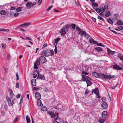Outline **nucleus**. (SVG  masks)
<instances>
[{"mask_svg": "<svg viewBox=\"0 0 123 123\" xmlns=\"http://www.w3.org/2000/svg\"><path fill=\"white\" fill-rule=\"evenodd\" d=\"M41 55H42L45 56L46 57H48L51 55L53 56L54 55V51L53 50H46L43 51Z\"/></svg>", "mask_w": 123, "mask_h": 123, "instance_id": "1", "label": "nucleus"}, {"mask_svg": "<svg viewBox=\"0 0 123 123\" xmlns=\"http://www.w3.org/2000/svg\"><path fill=\"white\" fill-rule=\"evenodd\" d=\"M104 74L100 73L98 74L95 72L92 73V74L94 77L97 78H100L103 79H104Z\"/></svg>", "mask_w": 123, "mask_h": 123, "instance_id": "2", "label": "nucleus"}, {"mask_svg": "<svg viewBox=\"0 0 123 123\" xmlns=\"http://www.w3.org/2000/svg\"><path fill=\"white\" fill-rule=\"evenodd\" d=\"M49 114L50 115L51 118L53 117L54 120H56L58 117V113H54L53 112L51 111L49 112Z\"/></svg>", "mask_w": 123, "mask_h": 123, "instance_id": "3", "label": "nucleus"}, {"mask_svg": "<svg viewBox=\"0 0 123 123\" xmlns=\"http://www.w3.org/2000/svg\"><path fill=\"white\" fill-rule=\"evenodd\" d=\"M108 4H106L104 6V7H102L101 8V12L103 13L104 12H106L108 9Z\"/></svg>", "mask_w": 123, "mask_h": 123, "instance_id": "4", "label": "nucleus"}, {"mask_svg": "<svg viewBox=\"0 0 123 123\" xmlns=\"http://www.w3.org/2000/svg\"><path fill=\"white\" fill-rule=\"evenodd\" d=\"M42 56L40 57L39 59V60L41 63L43 64L46 62L47 60L44 56Z\"/></svg>", "mask_w": 123, "mask_h": 123, "instance_id": "5", "label": "nucleus"}, {"mask_svg": "<svg viewBox=\"0 0 123 123\" xmlns=\"http://www.w3.org/2000/svg\"><path fill=\"white\" fill-rule=\"evenodd\" d=\"M115 75H109L104 74V79H109L110 80L111 79L114 78H115Z\"/></svg>", "mask_w": 123, "mask_h": 123, "instance_id": "6", "label": "nucleus"}, {"mask_svg": "<svg viewBox=\"0 0 123 123\" xmlns=\"http://www.w3.org/2000/svg\"><path fill=\"white\" fill-rule=\"evenodd\" d=\"M81 76L82 77V78L83 79L82 80L84 81H86L87 80H91L90 78L87 76L82 75Z\"/></svg>", "mask_w": 123, "mask_h": 123, "instance_id": "7", "label": "nucleus"}, {"mask_svg": "<svg viewBox=\"0 0 123 123\" xmlns=\"http://www.w3.org/2000/svg\"><path fill=\"white\" fill-rule=\"evenodd\" d=\"M76 29L79 32V34H81V36L84 35L85 34V32H86L85 31H82L80 28L78 26L76 27Z\"/></svg>", "mask_w": 123, "mask_h": 123, "instance_id": "8", "label": "nucleus"}, {"mask_svg": "<svg viewBox=\"0 0 123 123\" xmlns=\"http://www.w3.org/2000/svg\"><path fill=\"white\" fill-rule=\"evenodd\" d=\"M40 62L38 59L34 63V68L35 69H37L38 68L37 66H39L40 64Z\"/></svg>", "mask_w": 123, "mask_h": 123, "instance_id": "9", "label": "nucleus"}, {"mask_svg": "<svg viewBox=\"0 0 123 123\" xmlns=\"http://www.w3.org/2000/svg\"><path fill=\"white\" fill-rule=\"evenodd\" d=\"M38 74V77L37 78V79H39L41 80H44L45 78L43 75H42L39 73V71H36V72Z\"/></svg>", "mask_w": 123, "mask_h": 123, "instance_id": "10", "label": "nucleus"}, {"mask_svg": "<svg viewBox=\"0 0 123 123\" xmlns=\"http://www.w3.org/2000/svg\"><path fill=\"white\" fill-rule=\"evenodd\" d=\"M35 3H32L31 2H27L26 5V6L28 7V8H30L31 7L35 5Z\"/></svg>", "mask_w": 123, "mask_h": 123, "instance_id": "11", "label": "nucleus"}, {"mask_svg": "<svg viewBox=\"0 0 123 123\" xmlns=\"http://www.w3.org/2000/svg\"><path fill=\"white\" fill-rule=\"evenodd\" d=\"M113 68L115 69L120 70L122 69V68L118 66L117 64L113 65Z\"/></svg>", "mask_w": 123, "mask_h": 123, "instance_id": "12", "label": "nucleus"}, {"mask_svg": "<svg viewBox=\"0 0 123 123\" xmlns=\"http://www.w3.org/2000/svg\"><path fill=\"white\" fill-rule=\"evenodd\" d=\"M70 27V25H66V27H64L62 28L65 31H69V27Z\"/></svg>", "mask_w": 123, "mask_h": 123, "instance_id": "13", "label": "nucleus"}, {"mask_svg": "<svg viewBox=\"0 0 123 123\" xmlns=\"http://www.w3.org/2000/svg\"><path fill=\"white\" fill-rule=\"evenodd\" d=\"M35 97L37 99L40 100L41 98V95L40 94L37 92L35 93Z\"/></svg>", "mask_w": 123, "mask_h": 123, "instance_id": "14", "label": "nucleus"}, {"mask_svg": "<svg viewBox=\"0 0 123 123\" xmlns=\"http://www.w3.org/2000/svg\"><path fill=\"white\" fill-rule=\"evenodd\" d=\"M102 107L104 109H106L108 107V105L106 102H103L102 103Z\"/></svg>", "mask_w": 123, "mask_h": 123, "instance_id": "15", "label": "nucleus"}, {"mask_svg": "<svg viewBox=\"0 0 123 123\" xmlns=\"http://www.w3.org/2000/svg\"><path fill=\"white\" fill-rule=\"evenodd\" d=\"M92 93L94 92L95 94L97 95V94H98V93H99V91L98 89V88H97L92 90Z\"/></svg>", "mask_w": 123, "mask_h": 123, "instance_id": "16", "label": "nucleus"}, {"mask_svg": "<svg viewBox=\"0 0 123 123\" xmlns=\"http://www.w3.org/2000/svg\"><path fill=\"white\" fill-rule=\"evenodd\" d=\"M107 49L108 51V53L109 55H112L116 52L115 51H113L111 50L108 48H107Z\"/></svg>", "mask_w": 123, "mask_h": 123, "instance_id": "17", "label": "nucleus"}, {"mask_svg": "<svg viewBox=\"0 0 123 123\" xmlns=\"http://www.w3.org/2000/svg\"><path fill=\"white\" fill-rule=\"evenodd\" d=\"M107 115V112L106 111H103L102 113V117L103 118H105Z\"/></svg>", "mask_w": 123, "mask_h": 123, "instance_id": "18", "label": "nucleus"}, {"mask_svg": "<svg viewBox=\"0 0 123 123\" xmlns=\"http://www.w3.org/2000/svg\"><path fill=\"white\" fill-rule=\"evenodd\" d=\"M89 42L90 43H92L94 44H96L98 43L97 42L95 41L93 39H89Z\"/></svg>", "mask_w": 123, "mask_h": 123, "instance_id": "19", "label": "nucleus"}, {"mask_svg": "<svg viewBox=\"0 0 123 123\" xmlns=\"http://www.w3.org/2000/svg\"><path fill=\"white\" fill-rule=\"evenodd\" d=\"M31 82L32 85L34 86H35L36 85V79H33L31 81Z\"/></svg>", "mask_w": 123, "mask_h": 123, "instance_id": "20", "label": "nucleus"}, {"mask_svg": "<svg viewBox=\"0 0 123 123\" xmlns=\"http://www.w3.org/2000/svg\"><path fill=\"white\" fill-rule=\"evenodd\" d=\"M117 23L118 25H123V23L122 21L119 19L117 20Z\"/></svg>", "mask_w": 123, "mask_h": 123, "instance_id": "21", "label": "nucleus"}, {"mask_svg": "<svg viewBox=\"0 0 123 123\" xmlns=\"http://www.w3.org/2000/svg\"><path fill=\"white\" fill-rule=\"evenodd\" d=\"M31 24V23H25L23 24H21L20 25L21 26H24L25 27H27L28 26L30 25Z\"/></svg>", "mask_w": 123, "mask_h": 123, "instance_id": "22", "label": "nucleus"}, {"mask_svg": "<svg viewBox=\"0 0 123 123\" xmlns=\"http://www.w3.org/2000/svg\"><path fill=\"white\" fill-rule=\"evenodd\" d=\"M95 49L98 52L102 51L103 50V49L102 48L99 47L95 48Z\"/></svg>", "mask_w": 123, "mask_h": 123, "instance_id": "23", "label": "nucleus"}, {"mask_svg": "<svg viewBox=\"0 0 123 123\" xmlns=\"http://www.w3.org/2000/svg\"><path fill=\"white\" fill-rule=\"evenodd\" d=\"M117 56L123 62V55H121L119 53L117 55Z\"/></svg>", "mask_w": 123, "mask_h": 123, "instance_id": "24", "label": "nucleus"}, {"mask_svg": "<svg viewBox=\"0 0 123 123\" xmlns=\"http://www.w3.org/2000/svg\"><path fill=\"white\" fill-rule=\"evenodd\" d=\"M61 31H60V33L63 36H64L66 34L65 31L62 28L61 29Z\"/></svg>", "mask_w": 123, "mask_h": 123, "instance_id": "25", "label": "nucleus"}, {"mask_svg": "<svg viewBox=\"0 0 123 123\" xmlns=\"http://www.w3.org/2000/svg\"><path fill=\"white\" fill-rule=\"evenodd\" d=\"M37 105L40 106H41L43 105L40 99L38 100L37 101Z\"/></svg>", "mask_w": 123, "mask_h": 123, "instance_id": "26", "label": "nucleus"}, {"mask_svg": "<svg viewBox=\"0 0 123 123\" xmlns=\"http://www.w3.org/2000/svg\"><path fill=\"white\" fill-rule=\"evenodd\" d=\"M105 15L106 17H108L111 15V13L110 11H108L105 13Z\"/></svg>", "mask_w": 123, "mask_h": 123, "instance_id": "27", "label": "nucleus"}, {"mask_svg": "<svg viewBox=\"0 0 123 123\" xmlns=\"http://www.w3.org/2000/svg\"><path fill=\"white\" fill-rule=\"evenodd\" d=\"M90 80H87L86 81L87 84V87H88V86H90L92 83L90 81Z\"/></svg>", "mask_w": 123, "mask_h": 123, "instance_id": "28", "label": "nucleus"}, {"mask_svg": "<svg viewBox=\"0 0 123 123\" xmlns=\"http://www.w3.org/2000/svg\"><path fill=\"white\" fill-rule=\"evenodd\" d=\"M0 13L1 15H4L6 14V12L4 10H2L0 11Z\"/></svg>", "mask_w": 123, "mask_h": 123, "instance_id": "29", "label": "nucleus"}, {"mask_svg": "<svg viewBox=\"0 0 123 123\" xmlns=\"http://www.w3.org/2000/svg\"><path fill=\"white\" fill-rule=\"evenodd\" d=\"M84 36L85 37H86L87 38V39H89L91 38V37L88 35L86 32H85V34L84 35Z\"/></svg>", "mask_w": 123, "mask_h": 123, "instance_id": "30", "label": "nucleus"}, {"mask_svg": "<svg viewBox=\"0 0 123 123\" xmlns=\"http://www.w3.org/2000/svg\"><path fill=\"white\" fill-rule=\"evenodd\" d=\"M107 21L110 24H113V21L110 18H109L107 19Z\"/></svg>", "mask_w": 123, "mask_h": 123, "instance_id": "31", "label": "nucleus"}, {"mask_svg": "<svg viewBox=\"0 0 123 123\" xmlns=\"http://www.w3.org/2000/svg\"><path fill=\"white\" fill-rule=\"evenodd\" d=\"M23 96L22 95L21 96V98H20V100L19 103V104L20 105H21L22 104L23 102Z\"/></svg>", "mask_w": 123, "mask_h": 123, "instance_id": "32", "label": "nucleus"}, {"mask_svg": "<svg viewBox=\"0 0 123 123\" xmlns=\"http://www.w3.org/2000/svg\"><path fill=\"white\" fill-rule=\"evenodd\" d=\"M26 118L27 122L29 123L30 122V118L28 115L26 116Z\"/></svg>", "mask_w": 123, "mask_h": 123, "instance_id": "33", "label": "nucleus"}, {"mask_svg": "<svg viewBox=\"0 0 123 123\" xmlns=\"http://www.w3.org/2000/svg\"><path fill=\"white\" fill-rule=\"evenodd\" d=\"M47 109L46 107L44 106L42 107L41 108V110L43 111H46L47 110Z\"/></svg>", "mask_w": 123, "mask_h": 123, "instance_id": "34", "label": "nucleus"}, {"mask_svg": "<svg viewBox=\"0 0 123 123\" xmlns=\"http://www.w3.org/2000/svg\"><path fill=\"white\" fill-rule=\"evenodd\" d=\"M0 31H8L9 30L8 29H0Z\"/></svg>", "mask_w": 123, "mask_h": 123, "instance_id": "35", "label": "nucleus"}, {"mask_svg": "<svg viewBox=\"0 0 123 123\" xmlns=\"http://www.w3.org/2000/svg\"><path fill=\"white\" fill-rule=\"evenodd\" d=\"M95 10L98 13H99L100 12H101V9H100L98 8H97L95 9Z\"/></svg>", "mask_w": 123, "mask_h": 123, "instance_id": "36", "label": "nucleus"}, {"mask_svg": "<svg viewBox=\"0 0 123 123\" xmlns=\"http://www.w3.org/2000/svg\"><path fill=\"white\" fill-rule=\"evenodd\" d=\"M22 8L19 7H18L16 9V11L17 12H19L21 11Z\"/></svg>", "mask_w": 123, "mask_h": 123, "instance_id": "37", "label": "nucleus"}, {"mask_svg": "<svg viewBox=\"0 0 123 123\" xmlns=\"http://www.w3.org/2000/svg\"><path fill=\"white\" fill-rule=\"evenodd\" d=\"M71 26L72 28L73 29H74L76 26V25L74 24H71Z\"/></svg>", "mask_w": 123, "mask_h": 123, "instance_id": "38", "label": "nucleus"}, {"mask_svg": "<svg viewBox=\"0 0 123 123\" xmlns=\"http://www.w3.org/2000/svg\"><path fill=\"white\" fill-rule=\"evenodd\" d=\"M60 39V38H58L56 39H55L54 40L55 43H57Z\"/></svg>", "mask_w": 123, "mask_h": 123, "instance_id": "39", "label": "nucleus"}, {"mask_svg": "<svg viewBox=\"0 0 123 123\" xmlns=\"http://www.w3.org/2000/svg\"><path fill=\"white\" fill-rule=\"evenodd\" d=\"M16 76L17 77L16 79L17 80H18L19 79V77L18 76V72H17L16 74Z\"/></svg>", "mask_w": 123, "mask_h": 123, "instance_id": "40", "label": "nucleus"}, {"mask_svg": "<svg viewBox=\"0 0 123 123\" xmlns=\"http://www.w3.org/2000/svg\"><path fill=\"white\" fill-rule=\"evenodd\" d=\"M110 30L112 32H113L115 34H120V33L119 32L117 33L114 30H112L111 29H110Z\"/></svg>", "mask_w": 123, "mask_h": 123, "instance_id": "41", "label": "nucleus"}, {"mask_svg": "<svg viewBox=\"0 0 123 123\" xmlns=\"http://www.w3.org/2000/svg\"><path fill=\"white\" fill-rule=\"evenodd\" d=\"M92 5L94 7H98V4L96 3H93L92 4Z\"/></svg>", "mask_w": 123, "mask_h": 123, "instance_id": "42", "label": "nucleus"}, {"mask_svg": "<svg viewBox=\"0 0 123 123\" xmlns=\"http://www.w3.org/2000/svg\"><path fill=\"white\" fill-rule=\"evenodd\" d=\"M82 74H83L82 75H88V73L87 72H85V71H82Z\"/></svg>", "mask_w": 123, "mask_h": 123, "instance_id": "43", "label": "nucleus"}, {"mask_svg": "<svg viewBox=\"0 0 123 123\" xmlns=\"http://www.w3.org/2000/svg\"><path fill=\"white\" fill-rule=\"evenodd\" d=\"M98 19H100V20H101L102 21H104V20L103 19V18L102 17H101L100 16H98Z\"/></svg>", "mask_w": 123, "mask_h": 123, "instance_id": "44", "label": "nucleus"}, {"mask_svg": "<svg viewBox=\"0 0 123 123\" xmlns=\"http://www.w3.org/2000/svg\"><path fill=\"white\" fill-rule=\"evenodd\" d=\"M55 49H54V51L55 54H56L57 53V47L55 45Z\"/></svg>", "mask_w": 123, "mask_h": 123, "instance_id": "45", "label": "nucleus"}, {"mask_svg": "<svg viewBox=\"0 0 123 123\" xmlns=\"http://www.w3.org/2000/svg\"><path fill=\"white\" fill-rule=\"evenodd\" d=\"M37 74L34 73L33 74V77L34 78H36L37 76Z\"/></svg>", "mask_w": 123, "mask_h": 123, "instance_id": "46", "label": "nucleus"}, {"mask_svg": "<svg viewBox=\"0 0 123 123\" xmlns=\"http://www.w3.org/2000/svg\"><path fill=\"white\" fill-rule=\"evenodd\" d=\"M53 7L52 5L50 6L47 9V10L49 11Z\"/></svg>", "mask_w": 123, "mask_h": 123, "instance_id": "47", "label": "nucleus"}, {"mask_svg": "<svg viewBox=\"0 0 123 123\" xmlns=\"http://www.w3.org/2000/svg\"><path fill=\"white\" fill-rule=\"evenodd\" d=\"M96 44H97V45L98 46H102V47H104L105 46L104 45L100 43H96Z\"/></svg>", "mask_w": 123, "mask_h": 123, "instance_id": "48", "label": "nucleus"}, {"mask_svg": "<svg viewBox=\"0 0 123 123\" xmlns=\"http://www.w3.org/2000/svg\"><path fill=\"white\" fill-rule=\"evenodd\" d=\"M118 28L120 30H122L123 29V27L122 26H118Z\"/></svg>", "mask_w": 123, "mask_h": 123, "instance_id": "49", "label": "nucleus"}, {"mask_svg": "<svg viewBox=\"0 0 123 123\" xmlns=\"http://www.w3.org/2000/svg\"><path fill=\"white\" fill-rule=\"evenodd\" d=\"M19 14L18 12L15 13L14 14V16L15 17H16L18 16Z\"/></svg>", "mask_w": 123, "mask_h": 123, "instance_id": "50", "label": "nucleus"}, {"mask_svg": "<svg viewBox=\"0 0 123 123\" xmlns=\"http://www.w3.org/2000/svg\"><path fill=\"white\" fill-rule=\"evenodd\" d=\"M42 0H39L37 4L38 5H40L42 3Z\"/></svg>", "mask_w": 123, "mask_h": 123, "instance_id": "51", "label": "nucleus"}, {"mask_svg": "<svg viewBox=\"0 0 123 123\" xmlns=\"http://www.w3.org/2000/svg\"><path fill=\"white\" fill-rule=\"evenodd\" d=\"M105 120L104 119H102L101 120H99V121L100 123H103L104 122Z\"/></svg>", "mask_w": 123, "mask_h": 123, "instance_id": "52", "label": "nucleus"}, {"mask_svg": "<svg viewBox=\"0 0 123 123\" xmlns=\"http://www.w3.org/2000/svg\"><path fill=\"white\" fill-rule=\"evenodd\" d=\"M8 104L10 106H12V104L11 101L8 102Z\"/></svg>", "mask_w": 123, "mask_h": 123, "instance_id": "53", "label": "nucleus"}, {"mask_svg": "<svg viewBox=\"0 0 123 123\" xmlns=\"http://www.w3.org/2000/svg\"><path fill=\"white\" fill-rule=\"evenodd\" d=\"M1 115L2 116H4L5 115V112L4 111H2L1 113Z\"/></svg>", "mask_w": 123, "mask_h": 123, "instance_id": "54", "label": "nucleus"}, {"mask_svg": "<svg viewBox=\"0 0 123 123\" xmlns=\"http://www.w3.org/2000/svg\"><path fill=\"white\" fill-rule=\"evenodd\" d=\"M47 44H46V43L44 44L43 45V47H42V49H43V48H45L47 46Z\"/></svg>", "mask_w": 123, "mask_h": 123, "instance_id": "55", "label": "nucleus"}, {"mask_svg": "<svg viewBox=\"0 0 123 123\" xmlns=\"http://www.w3.org/2000/svg\"><path fill=\"white\" fill-rule=\"evenodd\" d=\"M16 87L17 88H18L19 87V84L18 83H16Z\"/></svg>", "mask_w": 123, "mask_h": 123, "instance_id": "56", "label": "nucleus"}, {"mask_svg": "<svg viewBox=\"0 0 123 123\" xmlns=\"http://www.w3.org/2000/svg\"><path fill=\"white\" fill-rule=\"evenodd\" d=\"M102 100L103 101H105L106 99V98L105 97H103L101 98Z\"/></svg>", "mask_w": 123, "mask_h": 123, "instance_id": "57", "label": "nucleus"}, {"mask_svg": "<svg viewBox=\"0 0 123 123\" xmlns=\"http://www.w3.org/2000/svg\"><path fill=\"white\" fill-rule=\"evenodd\" d=\"M18 117H17L15 119V120L14 121V122H16V121H18Z\"/></svg>", "mask_w": 123, "mask_h": 123, "instance_id": "58", "label": "nucleus"}, {"mask_svg": "<svg viewBox=\"0 0 123 123\" xmlns=\"http://www.w3.org/2000/svg\"><path fill=\"white\" fill-rule=\"evenodd\" d=\"M6 99L7 101L10 100V98L8 96H7L6 97Z\"/></svg>", "mask_w": 123, "mask_h": 123, "instance_id": "59", "label": "nucleus"}, {"mask_svg": "<svg viewBox=\"0 0 123 123\" xmlns=\"http://www.w3.org/2000/svg\"><path fill=\"white\" fill-rule=\"evenodd\" d=\"M6 47L5 44L4 43L2 44V47L3 48H4Z\"/></svg>", "mask_w": 123, "mask_h": 123, "instance_id": "60", "label": "nucleus"}, {"mask_svg": "<svg viewBox=\"0 0 123 123\" xmlns=\"http://www.w3.org/2000/svg\"><path fill=\"white\" fill-rule=\"evenodd\" d=\"M20 97V95L19 94H18L17 96V98L18 99Z\"/></svg>", "mask_w": 123, "mask_h": 123, "instance_id": "61", "label": "nucleus"}, {"mask_svg": "<svg viewBox=\"0 0 123 123\" xmlns=\"http://www.w3.org/2000/svg\"><path fill=\"white\" fill-rule=\"evenodd\" d=\"M92 20L94 21V22H96V19L95 18H93V17H92Z\"/></svg>", "mask_w": 123, "mask_h": 123, "instance_id": "62", "label": "nucleus"}, {"mask_svg": "<svg viewBox=\"0 0 123 123\" xmlns=\"http://www.w3.org/2000/svg\"><path fill=\"white\" fill-rule=\"evenodd\" d=\"M15 9V8L14 7H11V10H14Z\"/></svg>", "mask_w": 123, "mask_h": 123, "instance_id": "63", "label": "nucleus"}, {"mask_svg": "<svg viewBox=\"0 0 123 123\" xmlns=\"http://www.w3.org/2000/svg\"><path fill=\"white\" fill-rule=\"evenodd\" d=\"M9 90L10 92V93H12V91L11 89H9Z\"/></svg>", "mask_w": 123, "mask_h": 123, "instance_id": "64", "label": "nucleus"}]
</instances>
